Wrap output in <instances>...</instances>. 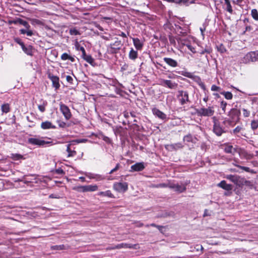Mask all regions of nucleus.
I'll list each match as a JSON object with an SVG mask.
<instances>
[{"label": "nucleus", "mask_w": 258, "mask_h": 258, "mask_svg": "<svg viewBox=\"0 0 258 258\" xmlns=\"http://www.w3.org/2000/svg\"><path fill=\"white\" fill-rule=\"evenodd\" d=\"M252 17L256 21H258V12L256 9H252L251 12Z\"/></svg>", "instance_id": "obj_35"}, {"label": "nucleus", "mask_w": 258, "mask_h": 258, "mask_svg": "<svg viewBox=\"0 0 258 258\" xmlns=\"http://www.w3.org/2000/svg\"><path fill=\"white\" fill-rule=\"evenodd\" d=\"M178 101L181 105H184L189 102L188 93L187 91L179 90L177 95Z\"/></svg>", "instance_id": "obj_2"}, {"label": "nucleus", "mask_w": 258, "mask_h": 258, "mask_svg": "<svg viewBox=\"0 0 258 258\" xmlns=\"http://www.w3.org/2000/svg\"><path fill=\"white\" fill-rule=\"evenodd\" d=\"M162 85L166 86L170 89H175L177 86V84L172 82L171 80H164L162 81Z\"/></svg>", "instance_id": "obj_11"}, {"label": "nucleus", "mask_w": 258, "mask_h": 258, "mask_svg": "<svg viewBox=\"0 0 258 258\" xmlns=\"http://www.w3.org/2000/svg\"><path fill=\"white\" fill-rule=\"evenodd\" d=\"M163 60L168 65L171 67L175 68L178 66L177 62L171 58L164 57Z\"/></svg>", "instance_id": "obj_13"}, {"label": "nucleus", "mask_w": 258, "mask_h": 258, "mask_svg": "<svg viewBox=\"0 0 258 258\" xmlns=\"http://www.w3.org/2000/svg\"><path fill=\"white\" fill-rule=\"evenodd\" d=\"M74 189L79 192H86V185L79 186Z\"/></svg>", "instance_id": "obj_38"}, {"label": "nucleus", "mask_w": 258, "mask_h": 258, "mask_svg": "<svg viewBox=\"0 0 258 258\" xmlns=\"http://www.w3.org/2000/svg\"><path fill=\"white\" fill-rule=\"evenodd\" d=\"M133 41L135 48L137 50H141L143 46V43L138 38H133Z\"/></svg>", "instance_id": "obj_15"}, {"label": "nucleus", "mask_w": 258, "mask_h": 258, "mask_svg": "<svg viewBox=\"0 0 258 258\" xmlns=\"http://www.w3.org/2000/svg\"><path fill=\"white\" fill-rule=\"evenodd\" d=\"M218 186L226 190H230L232 189V185L231 184H227L225 180L221 181L218 184Z\"/></svg>", "instance_id": "obj_18"}, {"label": "nucleus", "mask_w": 258, "mask_h": 258, "mask_svg": "<svg viewBox=\"0 0 258 258\" xmlns=\"http://www.w3.org/2000/svg\"><path fill=\"white\" fill-rule=\"evenodd\" d=\"M186 184L184 183H181L180 184L178 183H170L168 184V187L170 188L173 189L174 191L178 192H182L186 190Z\"/></svg>", "instance_id": "obj_5"}, {"label": "nucleus", "mask_w": 258, "mask_h": 258, "mask_svg": "<svg viewBox=\"0 0 258 258\" xmlns=\"http://www.w3.org/2000/svg\"><path fill=\"white\" fill-rule=\"evenodd\" d=\"M237 115V111L235 109H231L229 112V116L232 120H235V117Z\"/></svg>", "instance_id": "obj_29"}, {"label": "nucleus", "mask_w": 258, "mask_h": 258, "mask_svg": "<svg viewBox=\"0 0 258 258\" xmlns=\"http://www.w3.org/2000/svg\"><path fill=\"white\" fill-rule=\"evenodd\" d=\"M56 173L59 174H63L64 173L63 171L61 169H58L56 171Z\"/></svg>", "instance_id": "obj_60"}, {"label": "nucleus", "mask_w": 258, "mask_h": 258, "mask_svg": "<svg viewBox=\"0 0 258 258\" xmlns=\"http://www.w3.org/2000/svg\"><path fill=\"white\" fill-rule=\"evenodd\" d=\"M242 112L243 114L245 117H248L250 114L249 111H247L246 109H243Z\"/></svg>", "instance_id": "obj_52"}, {"label": "nucleus", "mask_w": 258, "mask_h": 258, "mask_svg": "<svg viewBox=\"0 0 258 258\" xmlns=\"http://www.w3.org/2000/svg\"><path fill=\"white\" fill-rule=\"evenodd\" d=\"M196 112L199 116H211L214 114L215 111L213 107H208L197 109Z\"/></svg>", "instance_id": "obj_1"}, {"label": "nucleus", "mask_w": 258, "mask_h": 258, "mask_svg": "<svg viewBox=\"0 0 258 258\" xmlns=\"http://www.w3.org/2000/svg\"><path fill=\"white\" fill-rule=\"evenodd\" d=\"M237 166L238 167H239V168L245 170L246 172L253 173V172L252 171H251L249 167L241 166H239V165H237Z\"/></svg>", "instance_id": "obj_46"}, {"label": "nucleus", "mask_w": 258, "mask_h": 258, "mask_svg": "<svg viewBox=\"0 0 258 258\" xmlns=\"http://www.w3.org/2000/svg\"><path fill=\"white\" fill-rule=\"evenodd\" d=\"M224 150L227 153L234 154L235 152V149L230 145H225L224 146Z\"/></svg>", "instance_id": "obj_20"}, {"label": "nucleus", "mask_w": 258, "mask_h": 258, "mask_svg": "<svg viewBox=\"0 0 258 258\" xmlns=\"http://www.w3.org/2000/svg\"><path fill=\"white\" fill-rule=\"evenodd\" d=\"M59 126L61 127H64L66 126V123L64 122H61L59 123Z\"/></svg>", "instance_id": "obj_61"}, {"label": "nucleus", "mask_w": 258, "mask_h": 258, "mask_svg": "<svg viewBox=\"0 0 258 258\" xmlns=\"http://www.w3.org/2000/svg\"><path fill=\"white\" fill-rule=\"evenodd\" d=\"M182 75L186 77L191 78H192V74L190 73L189 72H185L184 74H182Z\"/></svg>", "instance_id": "obj_55"}, {"label": "nucleus", "mask_w": 258, "mask_h": 258, "mask_svg": "<svg viewBox=\"0 0 258 258\" xmlns=\"http://www.w3.org/2000/svg\"><path fill=\"white\" fill-rule=\"evenodd\" d=\"M60 110L67 120H69L71 117L72 114L69 107L63 104H60Z\"/></svg>", "instance_id": "obj_7"}, {"label": "nucleus", "mask_w": 258, "mask_h": 258, "mask_svg": "<svg viewBox=\"0 0 258 258\" xmlns=\"http://www.w3.org/2000/svg\"><path fill=\"white\" fill-rule=\"evenodd\" d=\"M87 141V139H79V140H76V142H77L78 143H85V142H86Z\"/></svg>", "instance_id": "obj_59"}, {"label": "nucleus", "mask_w": 258, "mask_h": 258, "mask_svg": "<svg viewBox=\"0 0 258 258\" xmlns=\"http://www.w3.org/2000/svg\"><path fill=\"white\" fill-rule=\"evenodd\" d=\"M227 103L224 101H221V108H222V110L225 112V109L227 106Z\"/></svg>", "instance_id": "obj_49"}, {"label": "nucleus", "mask_w": 258, "mask_h": 258, "mask_svg": "<svg viewBox=\"0 0 258 258\" xmlns=\"http://www.w3.org/2000/svg\"><path fill=\"white\" fill-rule=\"evenodd\" d=\"M20 33L22 34H26L28 36H31L33 35V31L30 29V28L24 29H22L20 30Z\"/></svg>", "instance_id": "obj_27"}, {"label": "nucleus", "mask_w": 258, "mask_h": 258, "mask_svg": "<svg viewBox=\"0 0 258 258\" xmlns=\"http://www.w3.org/2000/svg\"><path fill=\"white\" fill-rule=\"evenodd\" d=\"M183 45L186 46L189 50H190L192 53H195L196 52L195 48L192 46L189 43H183Z\"/></svg>", "instance_id": "obj_37"}, {"label": "nucleus", "mask_w": 258, "mask_h": 258, "mask_svg": "<svg viewBox=\"0 0 258 258\" xmlns=\"http://www.w3.org/2000/svg\"><path fill=\"white\" fill-rule=\"evenodd\" d=\"M213 119L214 121L213 132L218 136H220L224 133V130L220 126L215 117H213Z\"/></svg>", "instance_id": "obj_6"}, {"label": "nucleus", "mask_w": 258, "mask_h": 258, "mask_svg": "<svg viewBox=\"0 0 258 258\" xmlns=\"http://www.w3.org/2000/svg\"><path fill=\"white\" fill-rule=\"evenodd\" d=\"M48 78L52 82V86L55 88L56 90L59 89L60 87L59 78L56 76H54L51 74H49Z\"/></svg>", "instance_id": "obj_8"}, {"label": "nucleus", "mask_w": 258, "mask_h": 258, "mask_svg": "<svg viewBox=\"0 0 258 258\" xmlns=\"http://www.w3.org/2000/svg\"><path fill=\"white\" fill-rule=\"evenodd\" d=\"M251 126L253 130L256 129L258 127V120H252L251 123Z\"/></svg>", "instance_id": "obj_40"}, {"label": "nucleus", "mask_w": 258, "mask_h": 258, "mask_svg": "<svg viewBox=\"0 0 258 258\" xmlns=\"http://www.w3.org/2000/svg\"><path fill=\"white\" fill-rule=\"evenodd\" d=\"M47 104L46 102H43L42 104L38 105V109L39 110L42 112H43L45 110V106Z\"/></svg>", "instance_id": "obj_41"}, {"label": "nucleus", "mask_w": 258, "mask_h": 258, "mask_svg": "<svg viewBox=\"0 0 258 258\" xmlns=\"http://www.w3.org/2000/svg\"><path fill=\"white\" fill-rule=\"evenodd\" d=\"M82 57L84 60H85L90 64H92L94 62V59L92 58V57L90 55H87L86 53L85 54L82 55Z\"/></svg>", "instance_id": "obj_28"}, {"label": "nucleus", "mask_w": 258, "mask_h": 258, "mask_svg": "<svg viewBox=\"0 0 258 258\" xmlns=\"http://www.w3.org/2000/svg\"><path fill=\"white\" fill-rule=\"evenodd\" d=\"M2 111L3 113H7L10 110V105L9 104H4L1 106Z\"/></svg>", "instance_id": "obj_30"}, {"label": "nucleus", "mask_w": 258, "mask_h": 258, "mask_svg": "<svg viewBox=\"0 0 258 258\" xmlns=\"http://www.w3.org/2000/svg\"><path fill=\"white\" fill-rule=\"evenodd\" d=\"M41 127L43 130L47 129H54L56 128V126L52 124V123L48 121L42 122L41 124Z\"/></svg>", "instance_id": "obj_17"}, {"label": "nucleus", "mask_w": 258, "mask_h": 258, "mask_svg": "<svg viewBox=\"0 0 258 258\" xmlns=\"http://www.w3.org/2000/svg\"><path fill=\"white\" fill-rule=\"evenodd\" d=\"M17 23L24 26L26 29L30 28V26L29 24V23L27 21H24L23 19H18L15 22V23Z\"/></svg>", "instance_id": "obj_24"}, {"label": "nucleus", "mask_w": 258, "mask_h": 258, "mask_svg": "<svg viewBox=\"0 0 258 258\" xmlns=\"http://www.w3.org/2000/svg\"><path fill=\"white\" fill-rule=\"evenodd\" d=\"M98 187L97 185H86V192L95 191L98 190Z\"/></svg>", "instance_id": "obj_25"}, {"label": "nucleus", "mask_w": 258, "mask_h": 258, "mask_svg": "<svg viewBox=\"0 0 258 258\" xmlns=\"http://www.w3.org/2000/svg\"><path fill=\"white\" fill-rule=\"evenodd\" d=\"M61 59L63 60H66L69 59L71 60L72 62H74L75 61V58L69 55L67 53H63L62 54V55H61Z\"/></svg>", "instance_id": "obj_26"}, {"label": "nucleus", "mask_w": 258, "mask_h": 258, "mask_svg": "<svg viewBox=\"0 0 258 258\" xmlns=\"http://www.w3.org/2000/svg\"><path fill=\"white\" fill-rule=\"evenodd\" d=\"M157 228L159 231H162V230L163 228V226L158 225Z\"/></svg>", "instance_id": "obj_63"}, {"label": "nucleus", "mask_w": 258, "mask_h": 258, "mask_svg": "<svg viewBox=\"0 0 258 258\" xmlns=\"http://www.w3.org/2000/svg\"><path fill=\"white\" fill-rule=\"evenodd\" d=\"M28 143L38 146H43L46 144L51 143L50 142L45 141L42 138H31L28 140Z\"/></svg>", "instance_id": "obj_4"}, {"label": "nucleus", "mask_w": 258, "mask_h": 258, "mask_svg": "<svg viewBox=\"0 0 258 258\" xmlns=\"http://www.w3.org/2000/svg\"><path fill=\"white\" fill-rule=\"evenodd\" d=\"M241 182H240V185H250L251 184V182L249 181L245 180L243 178H241Z\"/></svg>", "instance_id": "obj_42"}, {"label": "nucleus", "mask_w": 258, "mask_h": 258, "mask_svg": "<svg viewBox=\"0 0 258 258\" xmlns=\"http://www.w3.org/2000/svg\"><path fill=\"white\" fill-rule=\"evenodd\" d=\"M211 90L213 91H219L221 90V88L215 85H213L211 87Z\"/></svg>", "instance_id": "obj_48"}, {"label": "nucleus", "mask_w": 258, "mask_h": 258, "mask_svg": "<svg viewBox=\"0 0 258 258\" xmlns=\"http://www.w3.org/2000/svg\"><path fill=\"white\" fill-rule=\"evenodd\" d=\"M184 141H186L187 142H193V138L191 135H188L185 136L183 138Z\"/></svg>", "instance_id": "obj_39"}, {"label": "nucleus", "mask_w": 258, "mask_h": 258, "mask_svg": "<svg viewBox=\"0 0 258 258\" xmlns=\"http://www.w3.org/2000/svg\"><path fill=\"white\" fill-rule=\"evenodd\" d=\"M63 248H64L63 245H54L51 247V249H54V250H61V249H63Z\"/></svg>", "instance_id": "obj_43"}, {"label": "nucleus", "mask_w": 258, "mask_h": 258, "mask_svg": "<svg viewBox=\"0 0 258 258\" xmlns=\"http://www.w3.org/2000/svg\"><path fill=\"white\" fill-rule=\"evenodd\" d=\"M98 196L108 197L111 198H113L114 196L109 190H106V191H100L97 194Z\"/></svg>", "instance_id": "obj_22"}, {"label": "nucleus", "mask_w": 258, "mask_h": 258, "mask_svg": "<svg viewBox=\"0 0 258 258\" xmlns=\"http://www.w3.org/2000/svg\"><path fill=\"white\" fill-rule=\"evenodd\" d=\"M149 226H153V227H156V228H157V226H158V225H156L155 224H154V223H152V224H150V225H148H148H146V227H149Z\"/></svg>", "instance_id": "obj_62"}, {"label": "nucleus", "mask_w": 258, "mask_h": 258, "mask_svg": "<svg viewBox=\"0 0 258 258\" xmlns=\"http://www.w3.org/2000/svg\"><path fill=\"white\" fill-rule=\"evenodd\" d=\"M70 147V144L67 145V151L68 153V157H73L76 154V152L75 151H72Z\"/></svg>", "instance_id": "obj_32"}, {"label": "nucleus", "mask_w": 258, "mask_h": 258, "mask_svg": "<svg viewBox=\"0 0 258 258\" xmlns=\"http://www.w3.org/2000/svg\"><path fill=\"white\" fill-rule=\"evenodd\" d=\"M153 113L154 115L161 119H165L166 118V115L163 112L159 110L158 109L154 108L152 110Z\"/></svg>", "instance_id": "obj_16"}, {"label": "nucleus", "mask_w": 258, "mask_h": 258, "mask_svg": "<svg viewBox=\"0 0 258 258\" xmlns=\"http://www.w3.org/2000/svg\"><path fill=\"white\" fill-rule=\"evenodd\" d=\"M119 36H122L123 37H126V35L124 32H121L120 34H119Z\"/></svg>", "instance_id": "obj_64"}, {"label": "nucleus", "mask_w": 258, "mask_h": 258, "mask_svg": "<svg viewBox=\"0 0 258 258\" xmlns=\"http://www.w3.org/2000/svg\"><path fill=\"white\" fill-rule=\"evenodd\" d=\"M226 178L233 182L234 184L240 186V182L241 177L238 175H228L226 176Z\"/></svg>", "instance_id": "obj_9"}, {"label": "nucleus", "mask_w": 258, "mask_h": 258, "mask_svg": "<svg viewBox=\"0 0 258 258\" xmlns=\"http://www.w3.org/2000/svg\"><path fill=\"white\" fill-rule=\"evenodd\" d=\"M144 168L145 166L143 162L137 163L131 166L132 170L135 171H142Z\"/></svg>", "instance_id": "obj_12"}, {"label": "nucleus", "mask_w": 258, "mask_h": 258, "mask_svg": "<svg viewBox=\"0 0 258 258\" xmlns=\"http://www.w3.org/2000/svg\"><path fill=\"white\" fill-rule=\"evenodd\" d=\"M255 52H250L245 55V56L244 57V60H243V62L244 63H247L248 61H253L255 60Z\"/></svg>", "instance_id": "obj_10"}, {"label": "nucleus", "mask_w": 258, "mask_h": 258, "mask_svg": "<svg viewBox=\"0 0 258 258\" xmlns=\"http://www.w3.org/2000/svg\"><path fill=\"white\" fill-rule=\"evenodd\" d=\"M138 52L135 50L133 48H131L128 54L130 59L135 60L138 57Z\"/></svg>", "instance_id": "obj_23"}, {"label": "nucleus", "mask_w": 258, "mask_h": 258, "mask_svg": "<svg viewBox=\"0 0 258 258\" xmlns=\"http://www.w3.org/2000/svg\"><path fill=\"white\" fill-rule=\"evenodd\" d=\"M75 46L77 50L81 51L82 53V55L83 54H85V53H86L85 48L83 46H80V45L78 43V42L76 43Z\"/></svg>", "instance_id": "obj_34"}, {"label": "nucleus", "mask_w": 258, "mask_h": 258, "mask_svg": "<svg viewBox=\"0 0 258 258\" xmlns=\"http://www.w3.org/2000/svg\"><path fill=\"white\" fill-rule=\"evenodd\" d=\"M12 156L13 158L15 160H19L23 158V156L19 154H13Z\"/></svg>", "instance_id": "obj_45"}, {"label": "nucleus", "mask_w": 258, "mask_h": 258, "mask_svg": "<svg viewBox=\"0 0 258 258\" xmlns=\"http://www.w3.org/2000/svg\"><path fill=\"white\" fill-rule=\"evenodd\" d=\"M16 42L21 46L24 52H26V47L25 46L24 44L20 40H17Z\"/></svg>", "instance_id": "obj_50"}, {"label": "nucleus", "mask_w": 258, "mask_h": 258, "mask_svg": "<svg viewBox=\"0 0 258 258\" xmlns=\"http://www.w3.org/2000/svg\"><path fill=\"white\" fill-rule=\"evenodd\" d=\"M221 94L224 96L225 98L228 100H230L232 99L233 95L230 92H225L223 91L221 93Z\"/></svg>", "instance_id": "obj_33"}, {"label": "nucleus", "mask_w": 258, "mask_h": 258, "mask_svg": "<svg viewBox=\"0 0 258 258\" xmlns=\"http://www.w3.org/2000/svg\"><path fill=\"white\" fill-rule=\"evenodd\" d=\"M86 176L90 179H95L96 181H100L105 179V178L101 175L90 173H86Z\"/></svg>", "instance_id": "obj_14"}, {"label": "nucleus", "mask_w": 258, "mask_h": 258, "mask_svg": "<svg viewBox=\"0 0 258 258\" xmlns=\"http://www.w3.org/2000/svg\"><path fill=\"white\" fill-rule=\"evenodd\" d=\"M183 145L180 143L168 145L166 146V149H167L169 150H177L179 149H181Z\"/></svg>", "instance_id": "obj_19"}, {"label": "nucleus", "mask_w": 258, "mask_h": 258, "mask_svg": "<svg viewBox=\"0 0 258 258\" xmlns=\"http://www.w3.org/2000/svg\"><path fill=\"white\" fill-rule=\"evenodd\" d=\"M113 188L119 192H124L128 189V184L126 182H115L113 185Z\"/></svg>", "instance_id": "obj_3"}, {"label": "nucleus", "mask_w": 258, "mask_h": 258, "mask_svg": "<svg viewBox=\"0 0 258 258\" xmlns=\"http://www.w3.org/2000/svg\"><path fill=\"white\" fill-rule=\"evenodd\" d=\"M30 21H31V23L32 25L35 26V25H42L43 23L41 21L36 19H30Z\"/></svg>", "instance_id": "obj_31"}, {"label": "nucleus", "mask_w": 258, "mask_h": 258, "mask_svg": "<svg viewBox=\"0 0 258 258\" xmlns=\"http://www.w3.org/2000/svg\"><path fill=\"white\" fill-rule=\"evenodd\" d=\"M119 164H117L115 167L114 168H113V169H112L110 172H109V174H112V173H113L114 172L117 171L118 168H119Z\"/></svg>", "instance_id": "obj_54"}, {"label": "nucleus", "mask_w": 258, "mask_h": 258, "mask_svg": "<svg viewBox=\"0 0 258 258\" xmlns=\"http://www.w3.org/2000/svg\"><path fill=\"white\" fill-rule=\"evenodd\" d=\"M66 80L68 83L70 84H72L73 81V79L71 76H67Z\"/></svg>", "instance_id": "obj_53"}, {"label": "nucleus", "mask_w": 258, "mask_h": 258, "mask_svg": "<svg viewBox=\"0 0 258 258\" xmlns=\"http://www.w3.org/2000/svg\"><path fill=\"white\" fill-rule=\"evenodd\" d=\"M226 10L231 14L232 13L233 10L230 3L226 5Z\"/></svg>", "instance_id": "obj_51"}, {"label": "nucleus", "mask_w": 258, "mask_h": 258, "mask_svg": "<svg viewBox=\"0 0 258 258\" xmlns=\"http://www.w3.org/2000/svg\"><path fill=\"white\" fill-rule=\"evenodd\" d=\"M252 30H253V28L251 26H246V27H245V31H244V32L245 31H249H249H251Z\"/></svg>", "instance_id": "obj_57"}, {"label": "nucleus", "mask_w": 258, "mask_h": 258, "mask_svg": "<svg viewBox=\"0 0 258 258\" xmlns=\"http://www.w3.org/2000/svg\"><path fill=\"white\" fill-rule=\"evenodd\" d=\"M241 130V127L240 126H237L234 130L233 133L235 134L239 133Z\"/></svg>", "instance_id": "obj_56"}, {"label": "nucleus", "mask_w": 258, "mask_h": 258, "mask_svg": "<svg viewBox=\"0 0 258 258\" xmlns=\"http://www.w3.org/2000/svg\"><path fill=\"white\" fill-rule=\"evenodd\" d=\"M69 33L72 35H78L81 34L79 31L75 28H71Z\"/></svg>", "instance_id": "obj_36"}, {"label": "nucleus", "mask_w": 258, "mask_h": 258, "mask_svg": "<svg viewBox=\"0 0 258 258\" xmlns=\"http://www.w3.org/2000/svg\"><path fill=\"white\" fill-rule=\"evenodd\" d=\"M153 187L159 188V187H168V184L166 183H160L157 185H154L153 186Z\"/></svg>", "instance_id": "obj_47"}, {"label": "nucleus", "mask_w": 258, "mask_h": 258, "mask_svg": "<svg viewBox=\"0 0 258 258\" xmlns=\"http://www.w3.org/2000/svg\"><path fill=\"white\" fill-rule=\"evenodd\" d=\"M135 224L136 226L138 227H142L144 225L143 223L140 221L136 222Z\"/></svg>", "instance_id": "obj_58"}, {"label": "nucleus", "mask_w": 258, "mask_h": 258, "mask_svg": "<svg viewBox=\"0 0 258 258\" xmlns=\"http://www.w3.org/2000/svg\"><path fill=\"white\" fill-rule=\"evenodd\" d=\"M133 245H132L131 244H127V243H120V244H118L115 245V246L114 247H113L112 249H115V248L120 249V248H133Z\"/></svg>", "instance_id": "obj_21"}, {"label": "nucleus", "mask_w": 258, "mask_h": 258, "mask_svg": "<svg viewBox=\"0 0 258 258\" xmlns=\"http://www.w3.org/2000/svg\"><path fill=\"white\" fill-rule=\"evenodd\" d=\"M108 50L111 53H116V49L114 47H113V44H111L108 47Z\"/></svg>", "instance_id": "obj_44"}]
</instances>
